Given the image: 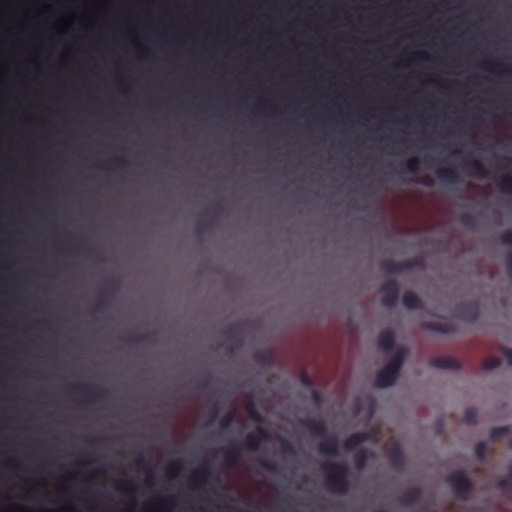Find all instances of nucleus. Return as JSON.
I'll use <instances>...</instances> for the list:
<instances>
[{
	"instance_id": "1",
	"label": "nucleus",
	"mask_w": 512,
	"mask_h": 512,
	"mask_svg": "<svg viewBox=\"0 0 512 512\" xmlns=\"http://www.w3.org/2000/svg\"><path fill=\"white\" fill-rule=\"evenodd\" d=\"M322 469L325 472L327 489L334 494L345 495L350 487L348 465L343 462H325Z\"/></svg>"
},
{
	"instance_id": "2",
	"label": "nucleus",
	"mask_w": 512,
	"mask_h": 512,
	"mask_svg": "<svg viewBox=\"0 0 512 512\" xmlns=\"http://www.w3.org/2000/svg\"><path fill=\"white\" fill-rule=\"evenodd\" d=\"M447 483L453 490L456 499L466 501L474 489L472 480L462 470L451 472L446 477Z\"/></svg>"
},
{
	"instance_id": "3",
	"label": "nucleus",
	"mask_w": 512,
	"mask_h": 512,
	"mask_svg": "<svg viewBox=\"0 0 512 512\" xmlns=\"http://www.w3.org/2000/svg\"><path fill=\"white\" fill-rule=\"evenodd\" d=\"M379 292L382 294L381 305L387 309H393L399 298L400 287L396 280H388L384 282Z\"/></svg>"
},
{
	"instance_id": "4",
	"label": "nucleus",
	"mask_w": 512,
	"mask_h": 512,
	"mask_svg": "<svg viewBox=\"0 0 512 512\" xmlns=\"http://www.w3.org/2000/svg\"><path fill=\"white\" fill-rule=\"evenodd\" d=\"M479 315L480 308L477 301L460 303L456 308V317L466 323H475Z\"/></svg>"
},
{
	"instance_id": "5",
	"label": "nucleus",
	"mask_w": 512,
	"mask_h": 512,
	"mask_svg": "<svg viewBox=\"0 0 512 512\" xmlns=\"http://www.w3.org/2000/svg\"><path fill=\"white\" fill-rule=\"evenodd\" d=\"M418 264L416 259H408L403 261H393L390 259H386L380 262V269L386 274H400L403 271L410 270L416 267Z\"/></svg>"
},
{
	"instance_id": "6",
	"label": "nucleus",
	"mask_w": 512,
	"mask_h": 512,
	"mask_svg": "<svg viewBox=\"0 0 512 512\" xmlns=\"http://www.w3.org/2000/svg\"><path fill=\"white\" fill-rule=\"evenodd\" d=\"M269 439V433L266 429L258 427L253 433H249L245 437V446L250 451L259 449L262 441Z\"/></svg>"
},
{
	"instance_id": "7",
	"label": "nucleus",
	"mask_w": 512,
	"mask_h": 512,
	"mask_svg": "<svg viewBox=\"0 0 512 512\" xmlns=\"http://www.w3.org/2000/svg\"><path fill=\"white\" fill-rule=\"evenodd\" d=\"M398 375V373L391 370L389 367L385 365L381 370L377 372L375 378V385L378 388L390 387L395 383Z\"/></svg>"
},
{
	"instance_id": "8",
	"label": "nucleus",
	"mask_w": 512,
	"mask_h": 512,
	"mask_svg": "<svg viewBox=\"0 0 512 512\" xmlns=\"http://www.w3.org/2000/svg\"><path fill=\"white\" fill-rule=\"evenodd\" d=\"M421 327L425 330L439 332L442 334H451L456 331V327L453 323L442 320V321H423Z\"/></svg>"
},
{
	"instance_id": "9",
	"label": "nucleus",
	"mask_w": 512,
	"mask_h": 512,
	"mask_svg": "<svg viewBox=\"0 0 512 512\" xmlns=\"http://www.w3.org/2000/svg\"><path fill=\"white\" fill-rule=\"evenodd\" d=\"M430 365L438 369L459 370L461 368L460 362L450 356L433 357Z\"/></svg>"
},
{
	"instance_id": "10",
	"label": "nucleus",
	"mask_w": 512,
	"mask_h": 512,
	"mask_svg": "<svg viewBox=\"0 0 512 512\" xmlns=\"http://www.w3.org/2000/svg\"><path fill=\"white\" fill-rule=\"evenodd\" d=\"M421 499L422 490L417 486H413L404 492V494L399 499V502L403 506L410 507L419 503Z\"/></svg>"
},
{
	"instance_id": "11",
	"label": "nucleus",
	"mask_w": 512,
	"mask_h": 512,
	"mask_svg": "<svg viewBox=\"0 0 512 512\" xmlns=\"http://www.w3.org/2000/svg\"><path fill=\"white\" fill-rule=\"evenodd\" d=\"M318 451L321 454L336 456L339 453V441L336 436H329L325 438L318 445Z\"/></svg>"
},
{
	"instance_id": "12",
	"label": "nucleus",
	"mask_w": 512,
	"mask_h": 512,
	"mask_svg": "<svg viewBox=\"0 0 512 512\" xmlns=\"http://www.w3.org/2000/svg\"><path fill=\"white\" fill-rule=\"evenodd\" d=\"M302 424L316 438H324L327 435L326 425L322 421L305 419Z\"/></svg>"
},
{
	"instance_id": "13",
	"label": "nucleus",
	"mask_w": 512,
	"mask_h": 512,
	"mask_svg": "<svg viewBox=\"0 0 512 512\" xmlns=\"http://www.w3.org/2000/svg\"><path fill=\"white\" fill-rule=\"evenodd\" d=\"M378 346L386 352L392 351L395 347L394 332L390 329L381 331L378 336Z\"/></svg>"
},
{
	"instance_id": "14",
	"label": "nucleus",
	"mask_w": 512,
	"mask_h": 512,
	"mask_svg": "<svg viewBox=\"0 0 512 512\" xmlns=\"http://www.w3.org/2000/svg\"><path fill=\"white\" fill-rule=\"evenodd\" d=\"M408 350L405 347H399L393 357L389 360V362L386 364L387 367H389L391 370L395 371L396 373H400V370L403 366V363L405 361V358L407 356Z\"/></svg>"
},
{
	"instance_id": "15",
	"label": "nucleus",
	"mask_w": 512,
	"mask_h": 512,
	"mask_svg": "<svg viewBox=\"0 0 512 512\" xmlns=\"http://www.w3.org/2000/svg\"><path fill=\"white\" fill-rule=\"evenodd\" d=\"M436 177L442 183L455 184L459 181V176L453 168H439L436 171Z\"/></svg>"
},
{
	"instance_id": "16",
	"label": "nucleus",
	"mask_w": 512,
	"mask_h": 512,
	"mask_svg": "<svg viewBox=\"0 0 512 512\" xmlns=\"http://www.w3.org/2000/svg\"><path fill=\"white\" fill-rule=\"evenodd\" d=\"M402 303L409 310H419L423 308L422 300L412 291H407L403 294Z\"/></svg>"
},
{
	"instance_id": "17",
	"label": "nucleus",
	"mask_w": 512,
	"mask_h": 512,
	"mask_svg": "<svg viewBox=\"0 0 512 512\" xmlns=\"http://www.w3.org/2000/svg\"><path fill=\"white\" fill-rule=\"evenodd\" d=\"M368 440V434L364 432L354 433L344 441V448L348 451L356 449Z\"/></svg>"
},
{
	"instance_id": "18",
	"label": "nucleus",
	"mask_w": 512,
	"mask_h": 512,
	"mask_svg": "<svg viewBox=\"0 0 512 512\" xmlns=\"http://www.w3.org/2000/svg\"><path fill=\"white\" fill-rule=\"evenodd\" d=\"M241 457V449L235 443H231V445L225 450L224 460L226 465L233 466L238 463Z\"/></svg>"
},
{
	"instance_id": "19",
	"label": "nucleus",
	"mask_w": 512,
	"mask_h": 512,
	"mask_svg": "<svg viewBox=\"0 0 512 512\" xmlns=\"http://www.w3.org/2000/svg\"><path fill=\"white\" fill-rule=\"evenodd\" d=\"M211 476V470L207 466H203L195 471L191 477L190 483L193 487L206 483L207 479Z\"/></svg>"
},
{
	"instance_id": "20",
	"label": "nucleus",
	"mask_w": 512,
	"mask_h": 512,
	"mask_svg": "<svg viewBox=\"0 0 512 512\" xmlns=\"http://www.w3.org/2000/svg\"><path fill=\"white\" fill-rule=\"evenodd\" d=\"M481 68L489 72L501 71L505 74L512 72L511 66L502 62L486 61L481 64Z\"/></svg>"
},
{
	"instance_id": "21",
	"label": "nucleus",
	"mask_w": 512,
	"mask_h": 512,
	"mask_svg": "<svg viewBox=\"0 0 512 512\" xmlns=\"http://www.w3.org/2000/svg\"><path fill=\"white\" fill-rule=\"evenodd\" d=\"M468 165L471 169V172L475 176H478L480 178H487L489 176L488 169L486 168L482 161L478 159H473L472 161L469 162Z\"/></svg>"
},
{
	"instance_id": "22",
	"label": "nucleus",
	"mask_w": 512,
	"mask_h": 512,
	"mask_svg": "<svg viewBox=\"0 0 512 512\" xmlns=\"http://www.w3.org/2000/svg\"><path fill=\"white\" fill-rule=\"evenodd\" d=\"M389 459H390V463L393 468H395L396 470L403 469L405 460H404V456H403V453L400 450V448L393 449L390 454Z\"/></svg>"
},
{
	"instance_id": "23",
	"label": "nucleus",
	"mask_w": 512,
	"mask_h": 512,
	"mask_svg": "<svg viewBox=\"0 0 512 512\" xmlns=\"http://www.w3.org/2000/svg\"><path fill=\"white\" fill-rule=\"evenodd\" d=\"M497 185L503 193L512 195V174L503 175Z\"/></svg>"
},
{
	"instance_id": "24",
	"label": "nucleus",
	"mask_w": 512,
	"mask_h": 512,
	"mask_svg": "<svg viewBox=\"0 0 512 512\" xmlns=\"http://www.w3.org/2000/svg\"><path fill=\"white\" fill-rule=\"evenodd\" d=\"M246 412L248 414V417L253 420L254 422L261 423L263 422L262 415L257 411L255 406L252 402H249L246 404Z\"/></svg>"
},
{
	"instance_id": "25",
	"label": "nucleus",
	"mask_w": 512,
	"mask_h": 512,
	"mask_svg": "<svg viewBox=\"0 0 512 512\" xmlns=\"http://www.w3.org/2000/svg\"><path fill=\"white\" fill-rule=\"evenodd\" d=\"M478 412L475 408H467L464 412L463 420L466 424L474 425L477 423Z\"/></svg>"
},
{
	"instance_id": "26",
	"label": "nucleus",
	"mask_w": 512,
	"mask_h": 512,
	"mask_svg": "<svg viewBox=\"0 0 512 512\" xmlns=\"http://www.w3.org/2000/svg\"><path fill=\"white\" fill-rule=\"evenodd\" d=\"M368 459V452L361 449L359 453L354 456L355 465L359 469H363Z\"/></svg>"
},
{
	"instance_id": "27",
	"label": "nucleus",
	"mask_w": 512,
	"mask_h": 512,
	"mask_svg": "<svg viewBox=\"0 0 512 512\" xmlns=\"http://www.w3.org/2000/svg\"><path fill=\"white\" fill-rule=\"evenodd\" d=\"M500 365H501V359L496 356L486 358L483 361V368L485 370H492V369L498 368Z\"/></svg>"
},
{
	"instance_id": "28",
	"label": "nucleus",
	"mask_w": 512,
	"mask_h": 512,
	"mask_svg": "<svg viewBox=\"0 0 512 512\" xmlns=\"http://www.w3.org/2000/svg\"><path fill=\"white\" fill-rule=\"evenodd\" d=\"M487 446L486 443L481 441L475 445L474 452L478 461H483L486 457Z\"/></svg>"
},
{
	"instance_id": "29",
	"label": "nucleus",
	"mask_w": 512,
	"mask_h": 512,
	"mask_svg": "<svg viewBox=\"0 0 512 512\" xmlns=\"http://www.w3.org/2000/svg\"><path fill=\"white\" fill-rule=\"evenodd\" d=\"M419 166H420V159L418 157H411L405 163V167H406L407 171L410 173H413V174L418 172Z\"/></svg>"
},
{
	"instance_id": "30",
	"label": "nucleus",
	"mask_w": 512,
	"mask_h": 512,
	"mask_svg": "<svg viewBox=\"0 0 512 512\" xmlns=\"http://www.w3.org/2000/svg\"><path fill=\"white\" fill-rule=\"evenodd\" d=\"M459 221L460 223L465 226V227H468V228H471L474 226L475 224V219L474 217L469 214V213H463L459 216Z\"/></svg>"
},
{
	"instance_id": "31",
	"label": "nucleus",
	"mask_w": 512,
	"mask_h": 512,
	"mask_svg": "<svg viewBox=\"0 0 512 512\" xmlns=\"http://www.w3.org/2000/svg\"><path fill=\"white\" fill-rule=\"evenodd\" d=\"M236 412L231 411L227 413L221 420H220V427L222 429L228 428L231 423L235 420Z\"/></svg>"
},
{
	"instance_id": "32",
	"label": "nucleus",
	"mask_w": 512,
	"mask_h": 512,
	"mask_svg": "<svg viewBox=\"0 0 512 512\" xmlns=\"http://www.w3.org/2000/svg\"><path fill=\"white\" fill-rule=\"evenodd\" d=\"M182 469L181 461H172L168 466V474L170 477H174Z\"/></svg>"
},
{
	"instance_id": "33",
	"label": "nucleus",
	"mask_w": 512,
	"mask_h": 512,
	"mask_svg": "<svg viewBox=\"0 0 512 512\" xmlns=\"http://www.w3.org/2000/svg\"><path fill=\"white\" fill-rule=\"evenodd\" d=\"M500 241L505 246L512 247V230H505L500 235Z\"/></svg>"
},
{
	"instance_id": "34",
	"label": "nucleus",
	"mask_w": 512,
	"mask_h": 512,
	"mask_svg": "<svg viewBox=\"0 0 512 512\" xmlns=\"http://www.w3.org/2000/svg\"><path fill=\"white\" fill-rule=\"evenodd\" d=\"M259 464L261 467H263L264 469L271 471V472H274L277 469L276 463L272 460L261 458V459H259Z\"/></svg>"
},
{
	"instance_id": "35",
	"label": "nucleus",
	"mask_w": 512,
	"mask_h": 512,
	"mask_svg": "<svg viewBox=\"0 0 512 512\" xmlns=\"http://www.w3.org/2000/svg\"><path fill=\"white\" fill-rule=\"evenodd\" d=\"M300 382L304 387H307V388H313V386H314L312 379L306 372L301 373Z\"/></svg>"
},
{
	"instance_id": "36",
	"label": "nucleus",
	"mask_w": 512,
	"mask_h": 512,
	"mask_svg": "<svg viewBox=\"0 0 512 512\" xmlns=\"http://www.w3.org/2000/svg\"><path fill=\"white\" fill-rule=\"evenodd\" d=\"M173 504V499L172 498H169V499H159L158 502H157V509L158 510H168V508L171 507V505Z\"/></svg>"
},
{
	"instance_id": "37",
	"label": "nucleus",
	"mask_w": 512,
	"mask_h": 512,
	"mask_svg": "<svg viewBox=\"0 0 512 512\" xmlns=\"http://www.w3.org/2000/svg\"><path fill=\"white\" fill-rule=\"evenodd\" d=\"M311 398H312L313 403L316 406L319 407L320 405H322L323 397H322V394L318 390L312 389V391H311Z\"/></svg>"
},
{
	"instance_id": "38",
	"label": "nucleus",
	"mask_w": 512,
	"mask_h": 512,
	"mask_svg": "<svg viewBox=\"0 0 512 512\" xmlns=\"http://www.w3.org/2000/svg\"><path fill=\"white\" fill-rule=\"evenodd\" d=\"M507 274L512 278V250L505 257Z\"/></svg>"
},
{
	"instance_id": "39",
	"label": "nucleus",
	"mask_w": 512,
	"mask_h": 512,
	"mask_svg": "<svg viewBox=\"0 0 512 512\" xmlns=\"http://www.w3.org/2000/svg\"><path fill=\"white\" fill-rule=\"evenodd\" d=\"M507 433H508V427H505V426L497 427V428L492 429L491 436L499 437V436L505 435Z\"/></svg>"
},
{
	"instance_id": "40",
	"label": "nucleus",
	"mask_w": 512,
	"mask_h": 512,
	"mask_svg": "<svg viewBox=\"0 0 512 512\" xmlns=\"http://www.w3.org/2000/svg\"><path fill=\"white\" fill-rule=\"evenodd\" d=\"M240 331V328L238 325H233L231 327H229L227 330H226V336L228 338H234L235 335Z\"/></svg>"
},
{
	"instance_id": "41",
	"label": "nucleus",
	"mask_w": 512,
	"mask_h": 512,
	"mask_svg": "<svg viewBox=\"0 0 512 512\" xmlns=\"http://www.w3.org/2000/svg\"><path fill=\"white\" fill-rule=\"evenodd\" d=\"M133 340H134V342H137V343L148 342V341L152 340V334L139 335V336L135 337Z\"/></svg>"
},
{
	"instance_id": "42",
	"label": "nucleus",
	"mask_w": 512,
	"mask_h": 512,
	"mask_svg": "<svg viewBox=\"0 0 512 512\" xmlns=\"http://www.w3.org/2000/svg\"><path fill=\"white\" fill-rule=\"evenodd\" d=\"M93 387L91 385H88V384H82V385H78V386H75L73 387V390L75 392H78V393H84V392H88L89 390H91Z\"/></svg>"
},
{
	"instance_id": "43",
	"label": "nucleus",
	"mask_w": 512,
	"mask_h": 512,
	"mask_svg": "<svg viewBox=\"0 0 512 512\" xmlns=\"http://www.w3.org/2000/svg\"><path fill=\"white\" fill-rule=\"evenodd\" d=\"M503 354L506 357L507 363L512 366V348H504Z\"/></svg>"
},
{
	"instance_id": "44",
	"label": "nucleus",
	"mask_w": 512,
	"mask_h": 512,
	"mask_svg": "<svg viewBox=\"0 0 512 512\" xmlns=\"http://www.w3.org/2000/svg\"><path fill=\"white\" fill-rule=\"evenodd\" d=\"M281 446L283 451L286 453H291L293 450L291 444L288 441H282Z\"/></svg>"
},
{
	"instance_id": "45",
	"label": "nucleus",
	"mask_w": 512,
	"mask_h": 512,
	"mask_svg": "<svg viewBox=\"0 0 512 512\" xmlns=\"http://www.w3.org/2000/svg\"><path fill=\"white\" fill-rule=\"evenodd\" d=\"M114 163L116 165H124V164H126V161H125V159L123 157H116L114 159Z\"/></svg>"
},
{
	"instance_id": "46",
	"label": "nucleus",
	"mask_w": 512,
	"mask_h": 512,
	"mask_svg": "<svg viewBox=\"0 0 512 512\" xmlns=\"http://www.w3.org/2000/svg\"><path fill=\"white\" fill-rule=\"evenodd\" d=\"M507 485H508V480L506 479H502L500 482H499V486L503 489L507 488Z\"/></svg>"
},
{
	"instance_id": "47",
	"label": "nucleus",
	"mask_w": 512,
	"mask_h": 512,
	"mask_svg": "<svg viewBox=\"0 0 512 512\" xmlns=\"http://www.w3.org/2000/svg\"><path fill=\"white\" fill-rule=\"evenodd\" d=\"M207 386H208V381H205V382L201 383V384L198 386V388H199L200 390H205V389L207 388Z\"/></svg>"
},
{
	"instance_id": "48",
	"label": "nucleus",
	"mask_w": 512,
	"mask_h": 512,
	"mask_svg": "<svg viewBox=\"0 0 512 512\" xmlns=\"http://www.w3.org/2000/svg\"><path fill=\"white\" fill-rule=\"evenodd\" d=\"M217 414H218V407H217V406H215L214 411H213V414H212V420H214V419H215V417L217 416Z\"/></svg>"
},
{
	"instance_id": "49",
	"label": "nucleus",
	"mask_w": 512,
	"mask_h": 512,
	"mask_svg": "<svg viewBox=\"0 0 512 512\" xmlns=\"http://www.w3.org/2000/svg\"><path fill=\"white\" fill-rule=\"evenodd\" d=\"M137 465L141 466L144 463V460L142 457H139L136 461Z\"/></svg>"
},
{
	"instance_id": "50",
	"label": "nucleus",
	"mask_w": 512,
	"mask_h": 512,
	"mask_svg": "<svg viewBox=\"0 0 512 512\" xmlns=\"http://www.w3.org/2000/svg\"><path fill=\"white\" fill-rule=\"evenodd\" d=\"M417 56H419L422 59H428L427 54H424V53L418 54Z\"/></svg>"
},
{
	"instance_id": "51",
	"label": "nucleus",
	"mask_w": 512,
	"mask_h": 512,
	"mask_svg": "<svg viewBox=\"0 0 512 512\" xmlns=\"http://www.w3.org/2000/svg\"><path fill=\"white\" fill-rule=\"evenodd\" d=\"M509 474H510V478L512 479V461H511V464L509 466Z\"/></svg>"
},
{
	"instance_id": "52",
	"label": "nucleus",
	"mask_w": 512,
	"mask_h": 512,
	"mask_svg": "<svg viewBox=\"0 0 512 512\" xmlns=\"http://www.w3.org/2000/svg\"><path fill=\"white\" fill-rule=\"evenodd\" d=\"M103 305L102 304H99L96 306V311H100L102 309Z\"/></svg>"
},
{
	"instance_id": "53",
	"label": "nucleus",
	"mask_w": 512,
	"mask_h": 512,
	"mask_svg": "<svg viewBox=\"0 0 512 512\" xmlns=\"http://www.w3.org/2000/svg\"><path fill=\"white\" fill-rule=\"evenodd\" d=\"M101 439L99 438H96V439H93V442H99Z\"/></svg>"
},
{
	"instance_id": "54",
	"label": "nucleus",
	"mask_w": 512,
	"mask_h": 512,
	"mask_svg": "<svg viewBox=\"0 0 512 512\" xmlns=\"http://www.w3.org/2000/svg\"><path fill=\"white\" fill-rule=\"evenodd\" d=\"M423 183L428 185V184H429V181H428V180H425V181H423Z\"/></svg>"
},
{
	"instance_id": "55",
	"label": "nucleus",
	"mask_w": 512,
	"mask_h": 512,
	"mask_svg": "<svg viewBox=\"0 0 512 512\" xmlns=\"http://www.w3.org/2000/svg\"><path fill=\"white\" fill-rule=\"evenodd\" d=\"M375 512H384V511H383V510H377V511H375Z\"/></svg>"
}]
</instances>
